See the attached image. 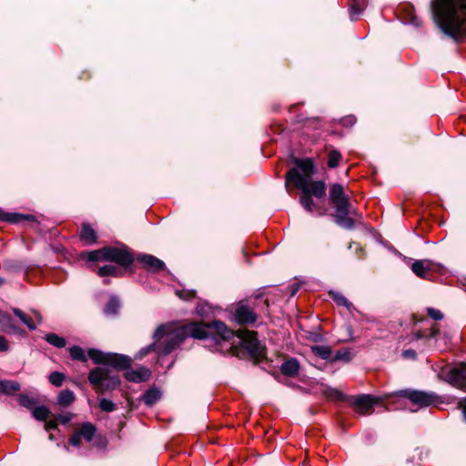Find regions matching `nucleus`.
Instances as JSON below:
<instances>
[{
  "label": "nucleus",
  "mask_w": 466,
  "mask_h": 466,
  "mask_svg": "<svg viewBox=\"0 0 466 466\" xmlns=\"http://www.w3.org/2000/svg\"><path fill=\"white\" fill-rule=\"evenodd\" d=\"M213 332L225 341L234 338V331L221 321H214L209 324L193 322L178 328H173L170 324L161 325L155 331V342L147 349L142 350L141 355L145 356L150 350L167 355L178 347L187 337L202 339Z\"/></svg>",
  "instance_id": "obj_1"
},
{
  "label": "nucleus",
  "mask_w": 466,
  "mask_h": 466,
  "mask_svg": "<svg viewBox=\"0 0 466 466\" xmlns=\"http://www.w3.org/2000/svg\"><path fill=\"white\" fill-rule=\"evenodd\" d=\"M296 167L290 168L286 174V184L293 183L294 186L301 190L302 195L299 198L301 206L309 212L319 211L320 215L324 212L313 201V197L321 198L326 195V183L321 180H312L315 173V164L311 158H297L294 161Z\"/></svg>",
  "instance_id": "obj_2"
},
{
  "label": "nucleus",
  "mask_w": 466,
  "mask_h": 466,
  "mask_svg": "<svg viewBox=\"0 0 466 466\" xmlns=\"http://www.w3.org/2000/svg\"><path fill=\"white\" fill-rule=\"evenodd\" d=\"M433 13L445 35L456 42L466 37V0H434Z\"/></svg>",
  "instance_id": "obj_3"
},
{
  "label": "nucleus",
  "mask_w": 466,
  "mask_h": 466,
  "mask_svg": "<svg viewBox=\"0 0 466 466\" xmlns=\"http://www.w3.org/2000/svg\"><path fill=\"white\" fill-rule=\"evenodd\" d=\"M329 194V201L336 210V222L342 228H352L355 221L350 217L351 214L350 198L345 193L344 187L339 183L331 184Z\"/></svg>",
  "instance_id": "obj_4"
},
{
  "label": "nucleus",
  "mask_w": 466,
  "mask_h": 466,
  "mask_svg": "<svg viewBox=\"0 0 466 466\" xmlns=\"http://www.w3.org/2000/svg\"><path fill=\"white\" fill-rule=\"evenodd\" d=\"M82 258L88 261H112L121 266L127 267L134 261L132 254L124 248L105 247L100 249L85 252Z\"/></svg>",
  "instance_id": "obj_5"
},
{
  "label": "nucleus",
  "mask_w": 466,
  "mask_h": 466,
  "mask_svg": "<svg viewBox=\"0 0 466 466\" xmlns=\"http://www.w3.org/2000/svg\"><path fill=\"white\" fill-rule=\"evenodd\" d=\"M88 380L98 394L114 390L121 383L119 376L105 367H98L90 370Z\"/></svg>",
  "instance_id": "obj_6"
},
{
  "label": "nucleus",
  "mask_w": 466,
  "mask_h": 466,
  "mask_svg": "<svg viewBox=\"0 0 466 466\" xmlns=\"http://www.w3.org/2000/svg\"><path fill=\"white\" fill-rule=\"evenodd\" d=\"M88 357L96 364H108L114 368L126 370L130 367L131 360L124 355L116 353H104L96 349H90Z\"/></svg>",
  "instance_id": "obj_7"
},
{
  "label": "nucleus",
  "mask_w": 466,
  "mask_h": 466,
  "mask_svg": "<svg viewBox=\"0 0 466 466\" xmlns=\"http://www.w3.org/2000/svg\"><path fill=\"white\" fill-rule=\"evenodd\" d=\"M235 336L240 339L242 347L252 358L259 360L265 356V348L258 341L257 332L243 329L234 332Z\"/></svg>",
  "instance_id": "obj_8"
},
{
  "label": "nucleus",
  "mask_w": 466,
  "mask_h": 466,
  "mask_svg": "<svg viewBox=\"0 0 466 466\" xmlns=\"http://www.w3.org/2000/svg\"><path fill=\"white\" fill-rule=\"evenodd\" d=\"M401 396L409 399L413 404L419 408L429 406H437L442 401L440 397L433 392H425L420 390H403Z\"/></svg>",
  "instance_id": "obj_9"
},
{
  "label": "nucleus",
  "mask_w": 466,
  "mask_h": 466,
  "mask_svg": "<svg viewBox=\"0 0 466 466\" xmlns=\"http://www.w3.org/2000/svg\"><path fill=\"white\" fill-rule=\"evenodd\" d=\"M446 380L454 387L466 391V364L461 362L451 368L445 374Z\"/></svg>",
  "instance_id": "obj_10"
},
{
  "label": "nucleus",
  "mask_w": 466,
  "mask_h": 466,
  "mask_svg": "<svg viewBox=\"0 0 466 466\" xmlns=\"http://www.w3.org/2000/svg\"><path fill=\"white\" fill-rule=\"evenodd\" d=\"M376 399L370 395H360L352 398V405L356 411L361 415L370 414L373 411V405Z\"/></svg>",
  "instance_id": "obj_11"
},
{
  "label": "nucleus",
  "mask_w": 466,
  "mask_h": 466,
  "mask_svg": "<svg viewBox=\"0 0 466 466\" xmlns=\"http://www.w3.org/2000/svg\"><path fill=\"white\" fill-rule=\"evenodd\" d=\"M235 319L239 324H250L257 320V315L248 306L239 304L235 311Z\"/></svg>",
  "instance_id": "obj_12"
},
{
  "label": "nucleus",
  "mask_w": 466,
  "mask_h": 466,
  "mask_svg": "<svg viewBox=\"0 0 466 466\" xmlns=\"http://www.w3.org/2000/svg\"><path fill=\"white\" fill-rule=\"evenodd\" d=\"M137 259L147 268L151 269L153 271H161L165 269V263L152 255H142L138 257Z\"/></svg>",
  "instance_id": "obj_13"
},
{
  "label": "nucleus",
  "mask_w": 466,
  "mask_h": 466,
  "mask_svg": "<svg viewBox=\"0 0 466 466\" xmlns=\"http://www.w3.org/2000/svg\"><path fill=\"white\" fill-rule=\"evenodd\" d=\"M0 329L9 334H17L23 331L13 323L10 315L3 311H0Z\"/></svg>",
  "instance_id": "obj_14"
},
{
  "label": "nucleus",
  "mask_w": 466,
  "mask_h": 466,
  "mask_svg": "<svg viewBox=\"0 0 466 466\" xmlns=\"http://www.w3.org/2000/svg\"><path fill=\"white\" fill-rule=\"evenodd\" d=\"M412 271L421 279H428L431 270V263L428 260H417L411 266Z\"/></svg>",
  "instance_id": "obj_15"
},
{
  "label": "nucleus",
  "mask_w": 466,
  "mask_h": 466,
  "mask_svg": "<svg viewBox=\"0 0 466 466\" xmlns=\"http://www.w3.org/2000/svg\"><path fill=\"white\" fill-rule=\"evenodd\" d=\"M280 370L286 376L294 377L299 373V363L296 359H289L282 363Z\"/></svg>",
  "instance_id": "obj_16"
},
{
  "label": "nucleus",
  "mask_w": 466,
  "mask_h": 466,
  "mask_svg": "<svg viewBox=\"0 0 466 466\" xmlns=\"http://www.w3.org/2000/svg\"><path fill=\"white\" fill-rule=\"evenodd\" d=\"M150 373L147 369L141 368L137 370L127 371L125 377L127 380L133 382H141L148 379Z\"/></svg>",
  "instance_id": "obj_17"
},
{
  "label": "nucleus",
  "mask_w": 466,
  "mask_h": 466,
  "mask_svg": "<svg viewBox=\"0 0 466 466\" xmlns=\"http://www.w3.org/2000/svg\"><path fill=\"white\" fill-rule=\"evenodd\" d=\"M79 237L86 244L91 245L96 242V231L90 227L89 224H83Z\"/></svg>",
  "instance_id": "obj_18"
},
{
  "label": "nucleus",
  "mask_w": 466,
  "mask_h": 466,
  "mask_svg": "<svg viewBox=\"0 0 466 466\" xmlns=\"http://www.w3.org/2000/svg\"><path fill=\"white\" fill-rule=\"evenodd\" d=\"M76 431L85 441H91L96 434V428L90 422H85Z\"/></svg>",
  "instance_id": "obj_19"
},
{
  "label": "nucleus",
  "mask_w": 466,
  "mask_h": 466,
  "mask_svg": "<svg viewBox=\"0 0 466 466\" xmlns=\"http://www.w3.org/2000/svg\"><path fill=\"white\" fill-rule=\"evenodd\" d=\"M13 312L29 329H36V324L32 317L25 314L24 311L17 308L13 309Z\"/></svg>",
  "instance_id": "obj_20"
},
{
  "label": "nucleus",
  "mask_w": 466,
  "mask_h": 466,
  "mask_svg": "<svg viewBox=\"0 0 466 466\" xmlns=\"http://www.w3.org/2000/svg\"><path fill=\"white\" fill-rule=\"evenodd\" d=\"M76 400L75 394L70 390H64L60 392L57 398V402L63 407H67L72 404Z\"/></svg>",
  "instance_id": "obj_21"
},
{
  "label": "nucleus",
  "mask_w": 466,
  "mask_h": 466,
  "mask_svg": "<svg viewBox=\"0 0 466 466\" xmlns=\"http://www.w3.org/2000/svg\"><path fill=\"white\" fill-rule=\"evenodd\" d=\"M20 390V384L14 380H1L0 391L5 394H12Z\"/></svg>",
  "instance_id": "obj_22"
},
{
  "label": "nucleus",
  "mask_w": 466,
  "mask_h": 466,
  "mask_svg": "<svg viewBox=\"0 0 466 466\" xmlns=\"http://www.w3.org/2000/svg\"><path fill=\"white\" fill-rule=\"evenodd\" d=\"M311 351L316 355L321 358L322 360H329L331 359V349L329 346H319L315 345L311 347Z\"/></svg>",
  "instance_id": "obj_23"
},
{
  "label": "nucleus",
  "mask_w": 466,
  "mask_h": 466,
  "mask_svg": "<svg viewBox=\"0 0 466 466\" xmlns=\"http://www.w3.org/2000/svg\"><path fill=\"white\" fill-rule=\"evenodd\" d=\"M350 7L351 19L355 20L365 8V0H350Z\"/></svg>",
  "instance_id": "obj_24"
},
{
  "label": "nucleus",
  "mask_w": 466,
  "mask_h": 466,
  "mask_svg": "<svg viewBox=\"0 0 466 466\" xmlns=\"http://www.w3.org/2000/svg\"><path fill=\"white\" fill-rule=\"evenodd\" d=\"M45 339L51 345L56 348H64L66 344V339L63 337H59L55 333H47Z\"/></svg>",
  "instance_id": "obj_25"
},
{
  "label": "nucleus",
  "mask_w": 466,
  "mask_h": 466,
  "mask_svg": "<svg viewBox=\"0 0 466 466\" xmlns=\"http://www.w3.org/2000/svg\"><path fill=\"white\" fill-rule=\"evenodd\" d=\"M0 218L3 220H5V221H8L11 223H19L23 220L33 218L32 216H25V215H21V214H17V213H5L3 215L1 214Z\"/></svg>",
  "instance_id": "obj_26"
},
{
  "label": "nucleus",
  "mask_w": 466,
  "mask_h": 466,
  "mask_svg": "<svg viewBox=\"0 0 466 466\" xmlns=\"http://www.w3.org/2000/svg\"><path fill=\"white\" fill-rule=\"evenodd\" d=\"M70 357L78 361L86 362L87 357L84 351V350L79 346H74L69 348Z\"/></svg>",
  "instance_id": "obj_27"
},
{
  "label": "nucleus",
  "mask_w": 466,
  "mask_h": 466,
  "mask_svg": "<svg viewBox=\"0 0 466 466\" xmlns=\"http://www.w3.org/2000/svg\"><path fill=\"white\" fill-rule=\"evenodd\" d=\"M342 157L338 150H331L328 154V167L329 168H335L339 166Z\"/></svg>",
  "instance_id": "obj_28"
},
{
  "label": "nucleus",
  "mask_w": 466,
  "mask_h": 466,
  "mask_svg": "<svg viewBox=\"0 0 466 466\" xmlns=\"http://www.w3.org/2000/svg\"><path fill=\"white\" fill-rule=\"evenodd\" d=\"M160 391L156 389H151L144 395V401L147 405H152L160 399Z\"/></svg>",
  "instance_id": "obj_29"
},
{
  "label": "nucleus",
  "mask_w": 466,
  "mask_h": 466,
  "mask_svg": "<svg viewBox=\"0 0 466 466\" xmlns=\"http://www.w3.org/2000/svg\"><path fill=\"white\" fill-rule=\"evenodd\" d=\"M50 415V410L45 406H38L33 409V416L38 420L46 421Z\"/></svg>",
  "instance_id": "obj_30"
},
{
  "label": "nucleus",
  "mask_w": 466,
  "mask_h": 466,
  "mask_svg": "<svg viewBox=\"0 0 466 466\" xmlns=\"http://www.w3.org/2000/svg\"><path fill=\"white\" fill-rule=\"evenodd\" d=\"M97 274L100 277H106V276L117 277L118 276V269L115 266H113V265H105L103 267H100L97 269Z\"/></svg>",
  "instance_id": "obj_31"
},
{
  "label": "nucleus",
  "mask_w": 466,
  "mask_h": 466,
  "mask_svg": "<svg viewBox=\"0 0 466 466\" xmlns=\"http://www.w3.org/2000/svg\"><path fill=\"white\" fill-rule=\"evenodd\" d=\"M329 296L339 306L346 307L348 309H350V307H352V304L349 302L348 299L339 292L331 291L329 292Z\"/></svg>",
  "instance_id": "obj_32"
},
{
  "label": "nucleus",
  "mask_w": 466,
  "mask_h": 466,
  "mask_svg": "<svg viewBox=\"0 0 466 466\" xmlns=\"http://www.w3.org/2000/svg\"><path fill=\"white\" fill-rule=\"evenodd\" d=\"M351 352L348 349L339 350L336 352L335 356L331 359L332 361L344 360L346 362L350 361Z\"/></svg>",
  "instance_id": "obj_33"
},
{
  "label": "nucleus",
  "mask_w": 466,
  "mask_h": 466,
  "mask_svg": "<svg viewBox=\"0 0 466 466\" xmlns=\"http://www.w3.org/2000/svg\"><path fill=\"white\" fill-rule=\"evenodd\" d=\"M119 309V302L116 299H110L105 308V313L107 315H115Z\"/></svg>",
  "instance_id": "obj_34"
},
{
  "label": "nucleus",
  "mask_w": 466,
  "mask_h": 466,
  "mask_svg": "<svg viewBox=\"0 0 466 466\" xmlns=\"http://www.w3.org/2000/svg\"><path fill=\"white\" fill-rule=\"evenodd\" d=\"M18 402L21 406H24L27 409H33L34 405L36 403V400L27 395L20 394L18 396Z\"/></svg>",
  "instance_id": "obj_35"
},
{
  "label": "nucleus",
  "mask_w": 466,
  "mask_h": 466,
  "mask_svg": "<svg viewBox=\"0 0 466 466\" xmlns=\"http://www.w3.org/2000/svg\"><path fill=\"white\" fill-rule=\"evenodd\" d=\"M65 380V375L58 371H54L49 375V381L54 386L60 387Z\"/></svg>",
  "instance_id": "obj_36"
},
{
  "label": "nucleus",
  "mask_w": 466,
  "mask_h": 466,
  "mask_svg": "<svg viewBox=\"0 0 466 466\" xmlns=\"http://www.w3.org/2000/svg\"><path fill=\"white\" fill-rule=\"evenodd\" d=\"M99 407L103 411H106V412H111L116 409V405L113 401H111L107 399L100 400Z\"/></svg>",
  "instance_id": "obj_37"
},
{
  "label": "nucleus",
  "mask_w": 466,
  "mask_h": 466,
  "mask_svg": "<svg viewBox=\"0 0 466 466\" xmlns=\"http://www.w3.org/2000/svg\"><path fill=\"white\" fill-rule=\"evenodd\" d=\"M427 313L434 320H441L443 319V314L439 309L428 308Z\"/></svg>",
  "instance_id": "obj_38"
},
{
  "label": "nucleus",
  "mask_w": 466,
  "mask_h": 466,
  "mask_svg": "<svg viewBox=\"0 0 466 466\" xmlns=\"http://www.w3.org/2000/svg\"><path fill=\"white\" fill-rule=\"evenodd\" d=\"M439 333V329L436 326H433L431 329V333L429 335L423 334L421 331L416 332L415 336L417 339L427 338V337H435Z\"/></svg>",
  "instance_id": "obj_39"
},
{
  "label": "nucleus",
  "mask_w": 466,
  "mask_h": 466,
  "mask_svg": "<svg viewBox=\"0 0 466 466\" xmlns=\"http://www.w3.org/2000/svg\"><path fill=\"white\" fill-rule=\"evenodd\" d=\"M73 417L74 415L68 412L66 414L59 415L56 419L57 420L58 422L62 424H66L73 419Z\"/></svg>",
  "instance_id": "obj_40"
},
{
  "label": "nucleus",
  "mask_w": 466,
  "mask_h": 466,
  "mask_svg": "<svg viewBox=\"0 0 466 466\" xmlns=\"http://www.w3.org/2000/svg\"><path fill=\"white\" fill-rule=\"evenodd\" d=\"M81 436L76 431L69 438V443L73 446H79L81 444Z\"/></svg>",
  "instance_id": "obj_41"
},
{
  "label": "nucleus",
  "mask_w": 466,
  "mask_h": 466,
  "mask_svg": "<svg viewBox=\"0 0 466 466\" xmlns=\"http://www.w3.org/2000/svg\"><path fill=\"white\" fill-rule=\"evenodd\" d=\"M176 294H177L179 298H181V299H192V298L194 297V295H195L193 291H187V292H185V291H182V290H177V291L176 292Z\"/></svg>",
  "instance_id": "obj_42"
},
{
  "label": "nucleus",
  "mask_w": 466,
  "mask_h": 466,
  "mask_svg": "<svg viewBox=\"0 0 466 466\" xmlns=\"http://www.w3.org/2000/svg\"><path fill=\"white\" fill-rule=\"evenodd\" d=\"M57 426H58V421L56 419H54V420L46 421L45 429H46V431L56 430L57 428Z\"/></svg>",
  "instance_id": "obj_43"
},
{
  "label": "nucleus",
  "mask_w": 466,
  "mask_h": 466,
  "mask_svg": "<svg viewBox=\"0 0 466 466\" xmlns=\"http://www.w3.org/2000/svg\"><path fill=\"white\" fill-rule=\"evenodd\" d=\"M8 341L3 336H0V351H6L8 350Z\"/></svg>",
  "instance_id": "obj_44"
},
{
  "label": "nucleus",
  "mask_w": 466,
  "mask_h": 466,
  "mask_svg": "<svg viewBox=\"0 0 466 466\" xmlns=\"http://www.w3.org/2000/svg\"><path fill=\"white\" fill-rule=\"evenodd\" d=\"M32 313H33L34 317H35V319H36V323H35V324H36V325H37V324H40V323L42 322V316H41L40 312H39V311H37V310L33 309V310H32Z\"/></svg>",
  "instance_id": "obj_45"
},
{
  "label": "nucleus",
  "mask_w": 466,
  "mask_h": 466,
  "mask_svg": "<svg viewBox=\"0 0 466 466\" xmlns=\"http://www.w3.org/2000/svg\"><path fill=\"white\" fill-rule=\"evenodd\" d=\"M459 406L462 410L464 418L466 420V398L460 401Z\"/></svg>",
  "instance_id": "obj_46"
},
{
  "label": "nucleus",
  "mask_w": 466,
  "mask_h": 466,
  "mask_svg": "<svg viewBox=\"0 0 466 466\" xmlns=\"http://www.w3.org/2000/svg\"><path fill=\"white\" fill-rule=\"evenodd\" d=\"M403 355L405 357H410V358H414L415 357V352L413 350H405L403 352Z\"/></svg>",
  "instance_id": "obj_47"
},
{
  "label": "nucleus",
  "mask_w": 466,
  "mask_h": 466,
  "mask_svg": "<svg viewBox=\"0 0 466 466\" xmlns=\"http://www.w3.org/2000/svg\"><path fill=\"white\" fill-rule=\"evenodd\" d=\"M343 121L345 124L347 123L352 125L355 122V119L352 116H349L345 118Z\"/></svg>",
  "instance_id": "obj_48"
},
{
  "label": "nucleus",
  "mask_w": 466,
  "mask_h": 466,
  "mask_svg": "<svg viewBox=\"0 0 466 466\" xmlns=\"http://www.w3.org/2000/svg\"><path fill=\"white\" fill-rule=\"evenodd\" d=\"M5 283L4 279L0 278V286H2Z\"/></svg>",
  "instance_id": "obj_49"
},
{
  "label": "nucleus",
  "mask_w": 466,
  "mask_h": 466,
  "mask_svg": "<svg viewBox=\"0 0 466 466\" xmlns=\"http://www.w3.org/2000/svg\"><path fill=\"white\" fill-rule=\"evenodd\" d=\"M412 23H414L416 25H419V23L415 21V18L412 19Z\"/></svg>",
  "instance_id": "obj_50"
}]
</instances>
